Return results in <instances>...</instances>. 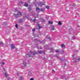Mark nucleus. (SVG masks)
Instances as JSON below:
<instances>
[{
  "label": "nucleus",
  "instance_id": "nucleus-1",
  "mask_svg": "<svg viewBox=\"0 0 80 80\" xmlns=\"http://www.w3.org/2000/svg\"><path fill=\"white\" fill-rule=\"evenodd\" d=\"M35 54H37V52L35 51H31L29 53V54L28 53L26 55V57H33L34 55H35Z\"/></svg>",
  "mask_w": 80,
  "mask_h": 80
},
{
  "label": "nucleus",
  "instance_id": "nucleus-2",
  "mask_svg": "<svg viewBox=\"0 0 80 80\" xmlns=\"http://www.w3.org/2000/svg\"><path fill=\"white\" fill-rule=\"evenodd\" d=\"M75 56V54H73L72 55V57L74 59V60H75L74 62H77H77H80V58H78L76 59V58H74V57Z\"/></svg>",
  "mask_w": 80,
  "mask_h": 80
},
{
  "label": "nucleus",
  "instance_id": "nucleus-3",
  "mask_svg": "<svg viewBox=\"0 0 80 80\" xmlns=\"http://www.w3.org/2000/svg\"><path fill=\"white\" fill-rule=\"evenodd\" d=\"M15 18H18V17H22V14L20 12H18V14L14 15Z\"/></svg>",
  "mask_w": 80,
  "mask_h": 80
},
{
  "label": "nucleus",
  "instance_id": "nucleus-4",
  "mask_svg": "<svg viewBox=\"0 0 80 80\" xmlns=\"http://www.w3.org/2000/svg\"><path fill=\"white\" fill-rule=\"evenodd\" d=\"M23 66L24 67H26V65H27V63L26 62V61L25 60L24 61L23 60Z\"/></svg>",
  "mask_w": 80,
  "mask_h": 80
},
{
  "label": "nucleus",
  "instance_id": "nucleus-5",
  "mask_svg": "<svg viewBox=\"0 0 80 80\" xmlns=\"http://www.w3.org/2000/svg\"><path fill=\"white\" fill-rule=\"evenodd\" d=\"M38 5L40 7H42V5H43V3L42 2H40L38 3Z\"/></svg>",
  "mask_w": 80,
  "mask_h": 80
},
{
  "label": "nucleus",
  "instance_id": "nucleus-6",
  "mask_svg": "<svg viewBox=\"0 0 80 80\" xmlns=\"http://www.w3.org/2000/svg\"><path fill=\"white\" fill-rule=\"evenodd\" d=\"M36 10L37 12H40V9L39 8H37L36 9Z\"/></svg>",
  "mask_w": 80,
  "mask_h": 80
},
{
  "label": "nucleus",
  "instance_id": "nucleus-7",
  "mask_svg": "<svg viewBox=\"0 0 80 80\" xmlns=\"http://www.w3.org/2000/svg\"><path fill=\"white\" fill-rule=\"evenodd\" d=\"M11 47L12 50H13L14 48L15 47V45H14V44H12Z\"/></svg>",
  "mask_w": 80,
  "mask_h": 80
},
{
  "label": "nucleus",
  "instance_id": "nucleus-8",
  "mask_svg": "<svg viewBox=\"0 0 80 80\" xmlns=\"http://www.w3.org/2000/svg\"><path fill=\"white\" fill-rule=\"evenodd\" d=\"M61 47L62 48H65V44H61Z\"/></svg>",
  "mask_w": 80,
  "mask_h": 80
},
{
  "label": "nucleus",
  "instance_id": "nucleus-9",
  "mask_svg": "<svg viewBox=\"0 0 80 80\" xmlns=\"http://www.w3.org/2000/svg\"><path fill=\"white\" fill-rule=\"evenodd\" d=\"M55 27H54V26H51V30H54Z\"/></svg>",
  "mask_w": 80,
  "mask_h": 80
},
{
  "label": "nucleus",
  "instance_id": "nucleus-10",
  "mask_svg": "<svg viewBox=\"0 0 80 80\" xmlns=\"http://www.w3.org/2000/svg\"><path fill=\"white\" fill-rule=\"evenodd\" d=\"M45 39H49V40L50 41V40H51V39H50V37L48 36H47V38H45Z\"/></svg>",
  "mask_w": 80,
  "mask_h": 80
},
{
  "label": "nucleus",
  "instance_id": "nucleus-11",
  "mask_svg": "<svg viewBox=\"0 0 80 80\" xmlns=\"http://www.w3.org/2000/svg\"><path fill=\"white\" fill-rule=\"evenodd\" d=\"M4 74L6 77H8V74L6 72H5Z\"/></svg>",
  "mask_w": 80,
  "mask_h": 80
},
{
  "label": "nucleus",
  "instance_id": "nucleus-12",
  "mask_svg": "<svg viewBox=\"0 0 80 80\" xmlns=\"http://www.w3.org/2000/svg\"><path fill=\"white\" fill-rule=\"evenodd\" d=\"M22 20L21 19H19L18 21V22H19V23H22Z\"/></svg>",
  "mask_w": 80,
  "mask_h": 80
},
{
  "label": "nucleus",
  "instance_id": "nucleus-13",
  "mask_svg": "<svg viewBox=\"0 0 80 80\" xmlns=\"http://www.w3.org/2000/svg\"><path fill=\"white\" fill-rule=\"evenodd\" d=\"M29 7L28 8V9L29 10V11H31L32 10V9L30 7V6L29 5Z\"/></svg>",
  "mask_w": 80,
  "mask_h": 80
},
{
  "label": "nucleus",
  "instance_id": "nucleus-14",
  "mask_svg": "<svg viewBox=\"0 0 80 80\" xmlns=\"http://www.w3.org/2000/svg\"><path fill=\"white\" fill-rule=\"evenodd\" d=\"M45 47L46 49H48L47 48H48V45H46V46H45Z\"/></svg>",
  "mask_w": 80,
  "mask_h": 80
},
{
  "label": "nucleus",
  "instance_id": "nucleus-15",
  "mask_svg": "<svg viewBox=\"0 0 80 80\" xmlns=\"http://www.w3.org/2000/svg\"><path fill=\"white\" fill-rule=\"evenodd\" d=\"M44 10H45V9H40V11L42 12H44Z\"/></svg>",
  "mask_w": 80,
  "mask_h": 80
},
{
  "label": "nucleus",
  "instance_id": "nucleus-16",
  "mask_svg": "<svg viewBox=\"0 0 80 80\" xmlns=\"http://www.w3.org/2000/svg\"><path fill=\"white\" fill-rule=\"evenodd\" d=\"M28 4H27V3H25L24 5V6H25V7H28Z\"/></svg>",
  "mask_w": 80,
  "mask_h": 80
},
{
  "label": "nucleus",
  "instance_id": "nucleus-17",
  "mask_svg": "<svg viewBox=\"0 0 80 80\" xmlns=\"http://www.w3.org/2000/svg\"><path fill=\"white\" fill-rule=\"evenodd\" d=\"M38 52L39 53H43V51H38Z\"/></svg>",
  "mask_w": 80,
  "mask_h": 80
},
{
  "label": "nucleus",
  "instance_id": "nucleus-18",
  "mask_svg": "<svg viewBox=\"0 0 80 80\" xmlns=\"http://www.w3.org/2000/svg\"><path fill=\"white\" fill-rule=\"evenodd\" d=\"M33 35L34 37H37V34H36L34 33Z\"/></svg>",
  "mask_w": 80,
  "mask_h": 80
},
{
  "label": "nucleus",
  "instance_id": "nucleus-19",
  "mask_svg": "<svg viewBox=\"0 0 80 80\" xmlns=\"http://www.w3.org/2000/svg\"><path fill=\"white\" fill-rule=\"evenodd\" d=\"M40 43H43V41H38Z\"/></svg>",
  "mask_w": 80,
  "mask_h": 80
},
{
  "label": "nucleus",
  "instance_id": "nucleus-20",
  "mask_svg": "<svg viewBox=\"0 0 80 80\" xmlns=\"http://www.w3.org/2000/svg\"><path fill=\"white\" fill-rule=\"evenodd\" d=\"M61 53L62 54H63V53H65V52H64V51L63 50H62L61 51Z\"/></svg>",
  "mask_w": 80,
  "mask_h": 80
},
{
  "label": "nucleus",
  "instance_id": "nucleus-21",
  "mask_svg": "<svg viewBox=\"0 0 80 80\" xmlns=\"http://www.w3.org/2000/svg\"><path fill=\"white\" fill-rule=\"evenodd\" d=\"M35 15H36V16H35V18H37V17H38V14H35Z\"/></svg>",
  "mask_w": 80,
  "mask_h": 80
},
{
  "label": "nucleus",
  "instance_id": "nucleus-22",
  "mask_svg": "<svg viewBox=\"0 0 80 80\" xmlns=\"http://www.w3.org/2000/svg\"><path fill=\"white\" fill-rule=\"evenodd\" d=\"M60 51H59V50L57 49V50L56 51H55V52H56V53H59Z\"/></svg>",
  "mask_w": 80,
  "mask_h": 80
},
{
  "label": "nucleus",
  "instance_id": "nucleus-23",
  "mask_svg": "<svg viewBox=\"0 0 80 80\" xmlns=\"http://www.w3.org/2000/svg\"><path fill=\"white\" fill-rule=\"evenodd\" d=\"M50 50H51V52H52L53 51V49L51 48H50Z\"/></svg>",
  "mask_w": 80,
  "mask_h": 80
},
{
  "label": "nucleus",
  "instance_id": "nucleus-24",
  "mask_svg": "<svg viewBox=\"0 0 80 80\" xmlns=\"http://www.w3.org/2000/svg\"><path fill=\"white\" fill-rule=\"evenodd\" d=\"M0 45H4V43H3V42H0Z\"/></svg>",
  "mask_w": 80,
  "mask_h": 80
},
{
  "label": "nucleus",
  "instance_id": "nucleus-25",
  "mask_svg": "<svg viewBox=\"0 0 80 80\" xmlns=\"http://www.w3.org/2000/svg\"><path fill=\"white\" fill-rule=\"evenodd\" d=\"M48 23H49V24H52L53 23V22H50V21H49Z\"/></svg>",
  "mask_w": 80,
  "mask_h": 80
},
{
  "label": "nucleus",
  "instance_id": "nucleus-26",
  "mask_svg": "<svg viewBox=\"0 0 80 80\" xmlns=\"http://www.w3.org/2000/svg\"><path fill=\"white\" fill-rule=\"evenodd\" d=\"M41 21V22H44L45 21H44V19H43L42 18H41L40 19Z\"/></svg>",
  "mask_w": 80,
  "mask_h": 80
},
{
  "label": "nucleus",
  "instance_id": "nucleus-27",
  "mask_svg": "<svg viewBox=\"0 0 80 80\" xmlns=\"http://www.w3.org/2000/svg\"><path fill=\"white\" fill-rule=\"evenodd\" d=\"M58 24L59 25H62V23L61 22V21H59L58 22Z\"/></svg>",
  "mask_w": 80,
  "mask_h": 80
},
{
  "label": "nucleus",
  "instance_id": "nucleus-28",
  "mask_svg": "<svg viewBox=\"0 0 80 80\" xmlns=\"http://www.w3.org/2000/svg\"><path fill=\"white\" fill-rule=\"evenodd\" d=\"M19 79L20 80H22V79H23V78H22V77H20L19 78Z\"/></svg>",
  "mask_w": 80,
  "mask_h": 80
},
{
  "label": "nucleus",
  "instance_id": "nucleus-29",
  "mask_svg": "<svg viewBox=\"0 0 80 80\" xmlns=\"http://www.w3.org/2000/svg\"><path fill=\"white\" fill-rule=\"evenodd\" d=\"M46 8H47V9H48V8H50V7L48 6H46Z\"/></svg>",
  "mask_w": 80,
  "mask_h": 80
},
{
  "label": "nucleus",
  "instance_id": "nucleus-30",
  "mask_svg": "<svg viewBox=\"0 0 80 80\" xmlns=\"http://www.w3.org/2000/svg\"><path fill=\"white\" fill-rule=\"evenodd\" d=\"M32 31L33 32H35V28H34L32 30Z\"/></svg>",
  "mask_w": 80,
  "mask_h": 80
},
{
  "label": "nucleus",
  "instance_id": "nucleus-31",
  "mask_svg": "<svg viewBox=\"0 0 80 80\" xmlns=\"http://www.w3.org/2000/svg\"><path fill=\"white\" fill-rule=\"evenodd\" d=\"M25 27H30V26H28V25H25Z\"/></svg>",
  "mask_w": 80,
  "mask_h": 80
},
{
  "label": "nucleus",
  "instance_id": "nucleus-32",
  "mask_svg": "<svg viewBox=\"0 0 80 80\" xmlns=\"http://www.w3.org/2000/svg\"><path fill=\"white\" fill-rule=\"evenodd\" d=\"M3 25H6V22H4L3 23Z\"/></svg>",
  "mask_w": 80,
  "mask_h": 80
},
{
  "label": "nucleus",
  "instance_id": "nucleus-33",
  "mask_svg": "<svg viewBox=\"0 0 80 80\" xmlns=\"http://www.w3.org/2000/svg\"><path fill=\"white\" fill-rule=\"evenodd\" d=\"M16 25H15L16 27L17 28H18V26H17V24H16Z\"/></svg>",
  "mask_w": 80,
  "mask_h": 80
},
{
  "label": "nucleus",
  "instance_id": "nucleus-34",
  "mask_svg": "<svg viewBox=\"0 0 80 80\" xmlns=\"http://www.w3.org/2000/svg\"><path fill=\"white\" fill-rule=\"evenodd\" d=\"M72 40H75V38L73 37L72 38Z\"/></svg>",
  "mask_w": 80,
  "mask_h": 80
},
{
  "label": "nucleus",
  "instance_id": "nucleus-35",
  "mask_svg": "<svg viewBox=\"0 0 80 80\" xmlns=\"http://www.w3.org/2000/svg\"><path fill=\"white\" fill-rule=\"evenodd\" d=\"M39 33L40 35H42V33H41V32H40V31L39 32Z\"/></svg>",
  "mask_w": 80,
  "mask_h": 80
},
{
  "label": "nucleus",
  "instance_id": "nucleus-36",
  "mask_svg": "<svg viewBox=\"0 0 80 80\" xmlns=\"http://www.w3.org/2000/svg\"><path fill=\"white\" fill-rule=\"evenodd\" d=\"M38 27H39V29H40V28H42V27L40 26H39Z\"/></svg>",
  "mask_w": 80,
  "mask_h": 80
},
{
  "label": "nucleus",
  "instance_id": "nucleus-37",
  "mask_svg": "<svg viewBox=\"0 0 80 80\" xmlns=\"http://www.w3.org/2000/svg\"><path fill=\"white\" fill-rule=\"evenodd\" d=\"M36 26H37V27H39V24H37L36 25Z\"/></svg>",
  "mask_w": 80,
  "mask_h": 80
},
{
  "label": "nucleus",
  "instance_id": "nucleus-38",
  "mask_svg": "<svg viewBox=\"0 0 80 80\" xmlns=\"http://www.w3.org/2000/svg\"><path fill=\"white\" fill-rule=\"evenodd\" d=\"M2 65H5V63H4V62H2Z\"/></svg>",
  "mask_w": 80,
  "mask_h": 80
},
{
  "label": "nucleus",
  "instance_id": "nucleus-39",
  "mask_svg": "<svg viewBox=\"0 0 80 80\" xmlns=\"http://www.w3.org/2000/svg\"><path fill=\"white\" fill-rule=\"evenodd\" d=\"M52 71H52V73H54L55 72V71H54V70H52Z\"/></svg>",
  "mask_w": 80,
  "mask_h": 80
},
{
  "label": "nucleus",
  "instance_id": "nucleus-40",
  "mask_svg": "<svg viewBox=\"0 0 80 80\" xmlns=\"http://www.w3.org/2000/svg\"><path fill=\"white\" fill-rule=\"evenodd\" d=\"M30 80H33V78H32L30 79Z\"/></svg>",
  "mask_w": 80,
  "mask_h": 80
},
{
  "label": "nucleus",
  "instance_id": "nucleus-41",
  "mask_svg": "<svg viewBox=\"0 0 80 80\" xmlns=\"http://www.w3.org/2000/svg\"><path fill=\"white\" fill-rule=\"evenodd\" d=\"M55 56H56V57H58V55H57V54H55Z\"/></svg>",
  "mask_w": 80,
  "mask_h": 80
},
{
  "label": "nucleus",
  "instance_id": "nucleus-42",
  "mask_svg": "<svg viewBox=\"0 0 80 80\" xmlns=\"http://www.w3.org/2000/svg\"><path fill=\"white\" fill-rule=\"evenodd\" d=\"M11 79H11V78H8V79H7V80H11Z\"/></svg>",
  "mask_w": 80,
  "mask_h": 80
},
{
  "label": "nucleus",
  "instance_id": "nucleus-43",
  "mask_svg": "<svg viewBox=\"0 0 80 80\" xmlns=\"http://www.w3.org/2000/svg\"><path fill=\"white\" fill-rule=\"evenodd\" d=\"M35 41H36V42H37V41H38V40H37V39H35Z\"/></svg>",
  "mask_w": 80,
  "mask_h": 80
},
{
  "label": "nucleus",
  "instance_id": "nucleus-44",
  "mask_svg": "<svg viewBox=\"0 0 80 80\" xmlns=\"http://www.w3.org/2000/svg\"><path fill=\"white\" fill-rule=\"evenodd\" d=\"M33 22H35V21H36V19H34V20H33Z\"/></svg>",
  "mask_w": 80,
  "mask_h": 80
},
{
  "label": "nucleus",
  "instance_id": "nucleus-45",
  "mask_svg": "<svg viewBox=\"0 0 80 80\" xmlns=\"http://www.w3.org/2000/svg\"><path fill=\"white\" fill-rule=\"evenodd\" d=\"M15 12H17V9H15Z\"/></svg>",
  "mask_w": 80,
  "mask_h": 80
},
{
  "label": "nucleus",
  "instance_id": "nucleus-46",
  "mask_svg": "<svg viewBox=\"0 0 80 80\" xmlns=\"http://www.w3.org/2000/svg\"><path fill=\"white\" fill-rule=\"evenodd\" d=\"M18 76H19V75H18Z\"/></svg>",
  "mask_w": 80,
  "mask_h": 80
},
{
  "label": "nucleus",
  "instance_id": "nucleus-47",
  "mask_svg": "<svg viewBox=\"0 0 80 80\" xmlns=\"http://www.w3.org/2000/svg\"><path fill=\"white\" fill-rule=\"evenodd\" d=\"M3 69H4V71H5V68H3Z\"/></svg>",
  "mask_w": 80,
  "mask_h": 80
},
{
  "label": "nucleus",
  "instance_id": "nucleus-48",
  "mask_svg": "<svg viewBox=\"0 0 80 80\" xmlns=\"http://www.w3.org/2000/svg\"><path fill=\"white\" fill-rule=\"evenodd\" d=\"M66 80H68V79H67V78H66Z\"/></svg>",
  "mask_w": 80,
  "mask_h": 80
},
{
  "label": "nucleus",
  "instance_id": "nucleus-49",
  "mask_svg": "<svg viewBox=\"0 0 80 80\" xmlns=\"http://www.w3.org/2000/svg\"><path fill=\"white\" fill-rule=\"evenodd\" d=\"M60 60H62L61 59H60Z\"/></svg>",
  "mask_w": 80,
  "mask_h": 80
}]
</instances>
